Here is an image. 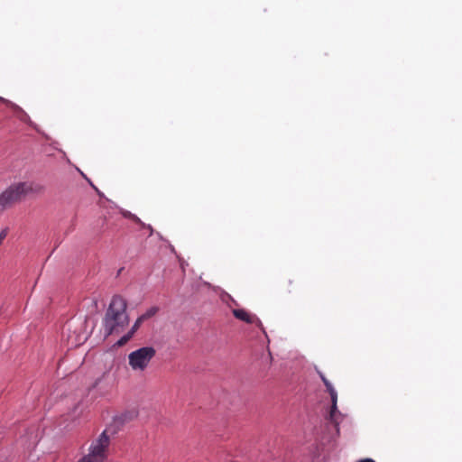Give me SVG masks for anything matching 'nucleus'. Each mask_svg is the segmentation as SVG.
<instances>
[{
  "instance_id": "4468645a",
  "label": "nucleus",
  "mask_w": 462,
  "mask_h": 462,
  "mask_svg": "<svg viewBox=\"0 0 462 462\" xmlns=\"http://www.w3.org/2000/svg\"><path fill=\"white\" fill-rule=\"evenodd\" d=\"M357 462H375L374 460L371 459V458H364V459H361Z\"/></svg>"
},
{
  "instance_id": "f257e3e1",
  "label": "nucleus",
  "mask_w": 462,
  "mask_h": 462,
  "mask_svg": "<svg viewBox=\"0 0 462 462\" xmlns=\"http://www.w3.org/2000/svg\"><path fill=\"white\" fill-rule=\"evenodd\" d=\"M128 323L126 301L121 296H114L104 319L106 336L120 332Z\"/></svg>"
},
{
  "instance_id": "423d86ee",
  "label": "nucleus",
  "mask_w": 462,
  "mask_h": 462,
  "mask_svg": "<svg viewBox=\"0 0 462 462\" xmlns=\"http://www.w3.org/2000/svg\"><path fill=\"white\" fill-rule=\"evenodd\" d=\"M233 315L239 320H242L247 324H255L258 328L263 330L262 321L256 317V315L248 312L244 309L233 310Z\"/></svg>"
},
{
  "instance_id": "20e7f679",
  "label": "nucleus",
  "mask_w": 462,
  "mask_h": 462,
  "mask_svg": "<svg viewBox=\"0 0 462 462\" xmlns=\"http://www.w3.org/2000/svg\"><path fill=\"white\" fill-rule=\"evenodd\" d=\"M156 350L152 346H143L128 355L129 365L134 371H144L151 360L155 356Z\"/></svg>"
},
{
  "instance_id": "7ed1b4c3",
  "label": "nucleus",
  "mask_w": 462,
  "mask_h": 462,
  "mask_svg": "<svg viewBox=\"0 0 462 462\" xmlns=\"http://www.w3.org/2000/svg\"><path fill=\"white\" fill-rule=\"evenodd\" d=\"M109 443V437L106 435V430H105L91 444L89 454L83 457L78 462H104L107 457V448Z\"/></svg>"
},
{
  "instance_id": "9b49d317",
  "label": "nucleus",
  "mask_w": 462,
  "mask_h": 462,
  "mask_svg": "<svg viewBox=\"0 0 462 462\" xmlns=\"http://www.w3.org/2000/svg\"><path fill=\"white\" fill-rule=\"evenodd\" d=\"M143 321L144 319L140 316L130 329L131 334H134Z\"/></svg>"
},
{
  "instance_id": "2eb2a0df",
  "label": "nucleus",
  "mask_w": 462,
  "mask_h": 462,
  "mask_svg": "<svg viewBox=\"0 0 462 462\" xmlns=\"http://www.w3.org/2000/svg\"><path fill=\"white\" fill-rule=\"evenodd\" d=\"M289 284L292 285L293 284V281H289Z\"/></svg>"
},
{
  "instance_id": "9d476101",
  "label": "nucleus",
  "mask_w": 462,
  "mask_h": 462,
  "mask_svg": "<svg viewBox=\"0 0 462 462\" xmlns=\"http://www.w3.org/2000/svg\"><path fill=\"white\" fill-rule=\"evenodd\" d=\"M157 312V309L156 308H151L149 309L144 314L141 315V317L146 320L150 318H152V316H154Z\"/></svg>"
},
{
  "instance_id": "ddd939ff",
  "label": "nucleus",
  "mask_w": 462,
  "mask_h": 462,
  "mask_svg": "<svg viewBox=\"0 0 462 462\" xmlns=\"http://www.w3.org/2000/svg\"><path fill=\"white\" fill-rule=\"evenodd\" d=\"M128 217H131L133 220H134L135 222L139 223L141 222L140 218H138L136 216L134 215H132L131 213H128V215H126Z\"/></svg>"
},
{
  "instance_id": "0eeeda50",
  "label": "nucleus",
  "mask_w": 462,
  "mask_h": 462,
  "mask_svg": "<svg viewBox=\"0 0 462 462\" xmlns=\"http://www.w3.org/2000/svg\"><path fill=\"white\" fill-rule=\"evenodd\" d=\"M134 336V334H131V332L129 331L126 335L123 336L116 343L117 346H122L124 345H125L130 339L131 337Z\"/></svg>"
},
{
  "instance_id": "39448f33",
  "label": "nucleus",
  "mask_w": 462,
  "mask_h": 462,
  "mask_svg": "<svg viewBox=\"0 0 462 462\" xmlns=\"http://www.w3.org/2000/svg\"><path fill=\"white\" fill-rule=\"evenodd\" d=\"M318 374H319L320 379L322 380V382L324 383V384H325V386L327 388L328 393L330 395V398H331V410H330L329 417H330L331 421L335 423V427L337 428L338 420H337V414L339 413V411H337V393L335 388L333 387L332 383L327 379L325 374L322 372H320V371H318Z\"/></svg>"
},
{
  "instance_id": "6e6552de",
  "label": "nucleus",
  "mask_w": 462,
  "mask_h": 462,
  "mask_svg": "<svg viewBox=\"0 0 462 462\" xmlns=\"http://www.w3.org/2000/svg\"><path fill=\"white\" fill-rule=\"evenodd\" d=\"M134 336V334H131V332L129 331L126 335L123 336L116 343L117 346H122L124 345H125L130 339L131 337Z\"/></svg>"
},
{
  "instance_id": "f03ea898",
  "label": "nucleus",
  "mask_w": 462,
  "mask_h": 462,
  "mask_svg": "<svg viewBox=\"0 0 462 462\" xmlns=\"http://www.w3.org/2000/svg\"><path fill=\"white\" fill-rule=\"evenodd\" d=\"M44 188L34 182H17L0 194V213L11 208L30 193H41Z\"/></svg>"
},
{
  "instance_id": "1a4fd4ad",
  "label": "nucleus",
  "mask_w": 462,
  "mask_h": 462,
  "mask_svg": "<svg viewBox=\"0 0 462 462\" xmlns=\"http://www.w3.org/2000/svg\"><path fill=\"white\" fill-rule=\"evenodd\" d=\"M134 336V334H131V332L129 331L126 335L123 336L116 343L117 346H122L124 345H125L130 339L131 337Z\"/></svg>"
},
{
  "instance_id": "f8f14e48",
  "label": "nucleus",
  "mask_w": 462,
  "mask_h": 462,
  "mask_svg": "<svg viewBox=\"0 0 462 462\" xmlns=\"http://www.w3.org/2000/svg\"><path fill=\"white\" fill-rule=\"evenodd\" d=\"M8 234V228L5 227L0 232V245H2L3 241L5 239Z\"/></svg>"
}]
</instances>
